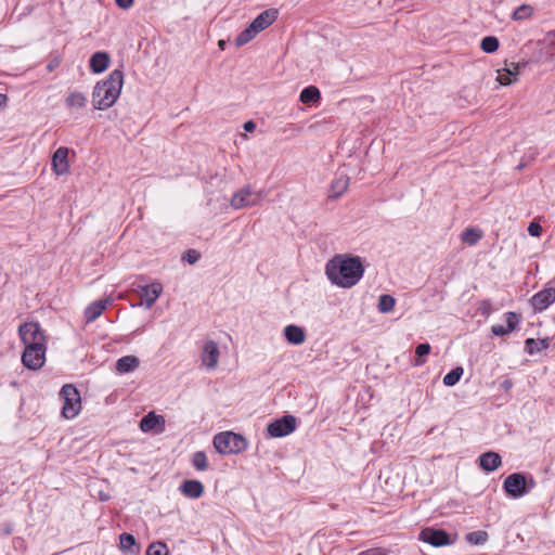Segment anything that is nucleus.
Instances as JSON below:
<instances>
[{"label":"nucleus","mask_w":555,"mask_h":555,"mask_svg":"<svg viewBox=\"0 0 555 555\" xmlns=\"http://www.w3.org/2000/svg\"><path fill=\"white\" fill-rule=\"evenodd\" d=\"M364 267L359 256L338 254L325 266V274L332 284L351 288L361 280Z\"/></svg>","instance_id":"f257e3e1"},{"label":"nucleus","mask_w":555,"mask_h":555,"mask_svg":"<svg viewBox=\"0 0 555 555\" xmlns=\"http://www.w3.org/2000/svg\"><path fill=\"white\" fill-rule=\"evenodd\" d=\"M124 86V73L114 69L106 79L99 81L92 91V104L95 109H106L118 100Z\"/></svg>","instance_id":"f03ea898"},{"label":"nucleus","mask_w":555,"mask_h":555,"mask_svg":"<svg viewBox=\"0 0 555 555\" xmlns=\"http://www.w3.org/2000/svg\"><path fill=\"white\" fill-rule=\"evenodd\" d=\"M279 16L276 9H268L257 15L253 22L235 38V46L243 47L251 41L259 33L272 25Z\"/></svg>","instance_id":"7ed1b4c3"},{"label":"nucleus","mask_w":555,"mask_h":555,"mask_svg":"<svg viewBox=\"0 0 555 555\" xmlns=\"http://www.w3.org/2000/svg\"><path fill=\"white\" fill-rule=\"evenodd\" d=\"M214 447L222 455L238 454L248 448V441L240 434L222 431L214 437Z\"/></svg>","instance_id":"20e7f679"},{"label":"nucleus","mask_w":555,"mask_h":555,"mask_svg":"<svg viewBox=\"0 0 555 555\" xmlns=\"http://www.w3.org/2000/svg\"><path fill=\"white\" fill-rule=\"evenodd\" d=\"M63 399L62 415L67 420L75 418L81 410V397L79 390L72 384H66L60 391Z\"/></svg>","instance_id":"39448f33"},{"label":"nucleus","mask_w":555,"mask_h":555,"mask_svg":"<svg viewBox=\"0 0 555 555\" xmlns=\"http://www.w3.org/2000/svg\"><path fill=\"white\" fill-rule=\"evenodd\" d=\"M534 486L535 481L533 478L530 477L527 479L521 473H513L508 475L503 482L505 492L514 499L524 496L529 490L534 488Z\"/></svg>","instance_id":"423d86ee"},{"label":"nucleus","mask_w":555,"mask_h":555,"mask_svg":"<svg viewBox=\"0 0 555 555\" xmlns=\"http://www.w3.org/2000/svg\"><path fill=\"white\" fill-rule=\"evenodd\" d=\"M264 196V191H255L250 185H245L232 195L230 205L235 210L254 207L257 206Z\"/></svg>","instance_id":"0eeeda50"},{"label":"nucleus","mask_w":555,"mask_h":555,"mask_svg":"<svg viewBox=\"0 0 555 555\" xmlns=\"http://www.w3.org/2000/svg\"><path fill=\"white\" fill-rule=\"evenodd\" d=\"M18 335L24 346L47 345V337L37 322H26L18 327Z\"/></svg>","instance_id":"6e6552de"},{"label":"nucleus","mask_w":555,"mask_h":555,"mask_svg":"<svg viewBox=\"0 0 555 555\" xmlns=\"http://www.w3.org/2000/svg\"><path fill=\"white\" fill-rule=\"evenodd\" d=\"M22 353L23 365L33 371L41 369L46 362L47 345L43 346H24Z\"/></svg>","instance_id":"1a4fd4ad"},{"label":"nucleus","mask_w":555,"mask_h":555,"mask_svg":"<svg viewBox=\"0 0 555 555\" xmlns=\"http://www.w3.org/2000/svg\"><path fill=\"white\" fill-rule=\"evenodd\" d=\"M297 427V420L293 415H284L268 425V434L273 438L291 435Z\"/></svg>","instance_id":"9d476101"},{"label":"nucleus","mask_w":555,"mask_h":555,"mask_svg":"<svg viewBox=\"0 0 555 555\" xmlns=\"http://www.w3.org/2000/svg\"><path fill=\"white\" fill-rule=\"evenodd\" d=\"M420 540L433 546L440 547L452 544L449 534L444 530L426 528L421 531Z\"/></svg>","instance_id":"9b49d317"},{"label":"nucleus","mask_w":555,"mask_h":555,"mask_svg":"<svg viewBox=\"0 0 555 555\" xmlns=\"http://www.w3.org/2000/svg\"><path fill=\"white\" fill-rule=\"evenodd\" d=\"M219 356L218 344L214 340H207L203 346L201 354L202 364L208 370H215L218 366Z\"/></svg>","instance_id":"f8f14e48"},{"label":"nucleus","mask_w":555,"mask_h":555,"mask_svg":"<svg viewBox=\"0 0 555 555\" xmlns=\"http://www.w3.org/2000/svg\"><path fill=\"white\" fill-rule=\"evenodd\" d=\"M521 65L515 62H505V66L498 69L496 80L502 86H508L517 80Z\"/></svg>","instance_id":"ddd939ff"},{"label":"nucleus","mask_w":555,"mask_h":555,"mask_svg":"<svg viewBox=\"0 0 555 555\" xmlns=\"http://www.w3.org/2000/svg\"><path fill=\"white\" fill-rule=\"evenodd\" d=\"M52 170L57 176H64L69 172L68 149L61 146L52 156Z\"/></svg>","instance_id":"4468645a"},{"label":"nucleus","mask_w":555,"mask_h":555,"mask_svg":"<svg viewBox=\"0 0 555 555\" xmlns=\"http://www.w3.org/2000/svg\"><path fill=\"white\" fill-rule=\"evenodd\" d=\"M165 428V418L155 412L147 413L140 422V429L143 433H162Z\"/></svg>","instance_id":"2eb2a0df"},{"label":"nucleus","mask_w":555,"mask_h":555,"mask_svg":"<svg viewBox=\"0 0 555 555\" xmlns=\"http://www.w3.org/2000/svg\"><path fill=\"white\" fill-rule=\"evenodd\" d=\"M113 302L112 297H106L101 300L93 301L85 310V319L87 323L95 321L103 311Z\"/></svg>","instance_id":"dca6fc26"},{"label":"nucleus","mask_w":555,"mask_h":555,"mask_svg":"<svg viewBox=\"0 0 555 555\" xmlns=\"http://www.w3.org/2000/svg\"><path fill=\"white\" fill-rule=\"evenodd\" d=\"M555 301V288H546L538 294H535L531 298V304L534 310L543 311L545 310L551 304Z\"/></svg>","instance_id":"f3484780"},{"label":"nucleus","mask_w":555,"mask_h":555,"mask_svg":"<svg viewBox=\"0 0 555 555\" xmlns=\"http://www.w3.org/2000/svg\"><path fill=\"white\" fill-rule=\"evenodd\" d=\"M506 325L495 324L491 327V332L495 336H504L516 330L520 322L519 317L515 312H507L504 314Z\"/></svg>","instance_id":"a211bd4d"},{"label":"nucleus","mask_w":555,"mask_h":555,"mask_svg":"<svg viewBox=\"0 0 555 555\" xmlns=\"http://www.w3.org/2000/svg\"><path fill=\"white\" fill-rule=\"evenodd\" d=\"M163 293V285L159 282H153L141 287V295L144 298L146 309H150Z\"/></svg>","instance_id":"6ab92c4d"},{"label":"nucleus","mask_w":555,"mask_h":555,"mask_svg":"<svg viewBox=\"0 0 555 555\" xmlns=\"http://www.w3.org/2000/svg\"><path fill=\"white\" fill-rule=\"evenodd\" d=\"M284 337L291 345L299 346L306 341L307 335L301 326L289 324L284 327Z\"/></svg>","instance_id":"aec40b11"},{"label":"nucleus","mask_w":555,"mask_h":555,"mask_svg":"<svg viewBox=\"0 0 555 555\" xmlns=\"http://www.w3.org/2000/svg\"><path fill=\"white\" fill-rule=\"evenodd\" d=\"M109 55L106 52H95L90 59V69L94 74H101L105 72L109 66Z\"/></svg>","instance_id":"412c9836"},{"label":"nucleus","mask_w":555,"mask_h":555,"mask_svg":"<svg viewBox=\"0 0 555 555\" xmlns=\"http://www.w3.org/2000/svg\"><path fill=\"white\" fill-rule=\"evenodd\" d=\"M479 464L483 470L493 472L501 466L502 460L499 453L489 451L479 456Z\"/></svg>","instance_id":"4be33fe9"},{"label":"nucleus","mask_w":555,"mask_h":555,"mask_svg":"<svg viewBox=\"0 0 555 555\" xmlns=\"http://www.w3.org/2000/svg\"><path fill=\"white\" fill-rule=\"evenodd\" d=\"M180 491L190 499H198L204 493V486L198 480H185L180 486Z\"/></svg>","instance_id":"5701e85b"},{"label":"nucleus","mask_w":555,"mask_h":555,"mask_svg":"<svg viewBox=\"0 0 555 555\" xmlns=\"http://www.w3.org/2000/svg\"><path fill=\"white\" fill-rule=\"evenodd\" d=\"M140 365V360L135 356H125L117 360L116 371L119 374L133 372Z\"/></svg>","instance_id":"b1692460"},{"label":"nucleus","mask_w":555,"mask_h":555,"mask_svg":"<svg viewBox=\"0 0 555 555\" xmlns=\"http://www.w3.org/2000/svg\"><path fill=\"white\" fill-rule=\"evenodd\" d=\"M87 96L80 91H72L65 99L66 107L69 109H80L87 104Z\"/></svg>","instance_id":"393cba45"},{"label":"nucleus","mask_w":555,"mask_h":555,"mask_svg":"<svg viewBox=\"0 0 555 555\" xmlns=\"http://www.w3.org/2000/svg\"><path fill=\"white\" fill-rule=\"evenodd\" d=\"M482 237V231L477 228H467L462 234L461 240L473 246L476 245Z\"/></svg>","instance_id":"a878e982"},{"label":"nucleus","mask_w":555,"mask_h":555,"mask_svg":"<svg viewBox=\"0 0 555 555\" xmlns=\"http://www.w3.org/2000/svg\"><path fill=\"white\" fill-rule=\"evenodd\" d=\"M548 346H550L548 338H543V339L528 338L526 340V350L530 354H533L535 352L544 350V349L548 348Z\"/></svg>","instance_id":"bb28decb"},{"label":"nucleus","mask_w":555,"mask_h":555,"mask_svg":"<svg viewBox=\"0 0 555 555\" xmlns=\"http://www.w3.org/2000/svg\"><path fill=\"white\" fill-rule=\"evenodd\" d=\"M396 298L391 295H380L378 297L377 309L380 313H389L395 309Z\"/></svg>","instance_id":"cd10ccee"},{"label":"nucleus","mask_w":555,"mask_h":555,"mask_svg":"<svg viewBox=\"0 0 555 555\" xmlns=\"http://www.w3.org/2000/svg\"><path fill=\"white\" fill-rule=\"evenodd\" d=\"M320 96H321V94H320L319 89L317 87L310 86V87L305 88L300 92L299 99L302 103L308 104L311 102H317L320 99Z\"/></svg>","instance_id":"c85d7f7f"},{"label":"nucleus","mask_w":555,"mask_h":555,"mask_svg":"<svg viewBox=\"0 0 555 555\" xmlns=\"http://www.w3.org/2000/svg\"><path fill=\"white\" fill-rule=\"evenodd\" d=\"M464 373V370L462 366H457L455 369H453L452 371H450L444 377H443V384L448 387H452L454 386L455 384L459 383V380L461 379L462 375Z\"/></svg>","instance_id":"c756f323"},{"label":"nucleus","mask_w":555,"mask_h":555,"mask_svg":"<svg viewBox=\"0 0 555 555\" xmlns=\"http://www.w3.org/2000/svg\"><path fill=\"white\" fill-rule=\"evenodd\" d=\"M119 540H120V547L122 551H127L130 553L139 552L138 547L135 550L133 548L137 545V543H135V539L132 534L122 533L120 535Z\"/></svg>","instance_id":"7c9ffc66"},{"label":"nucleus","mask_w":555,"mask_h":555,"mask_svg":"<svg viewBox=\"0 0 555 555\" xmlns=\"http://www.w3.org/2000/svg\"><path fill=\"white\" fill-rule=\"evenodd\" d=\"M487 540L488 533L482 530L473 531L466 535V541L474 545H482L487 542Z\"/></svg>","instance_id":"2f4dec72"},{"label":"nucleus","mask_w":555,"mask_h":555,"mask_svg":"<svg viewBox=\"0 0 555 555\" xmlns=\"http://www.w3.org/2000/svg\"><path fill=\"white\" fill-rule=\"evenodd\" d=\"M533 14V8L528 4L518 7L512 14L514 21H524L529 18Z\"/></svg>","instance_id":"473e14b6"},{"label":"nucleus","mask_w":555,"mask_h":555,"mask_svg":"<svg viewBox=\"0 0 555 555\" xmlns=\"http://www.w3.org/2000/svg\"><path fill=\"white\" fill-rule=\"evenodd\" d=\"M480 48L486 53H493L499 49V40L494 36L485 37L480 42Z\"/></svg>","instance_id":"72a5a7b5"},{"label":"nucleus","mask_w":555,"mask_h":555,"mask_svg":"<svg viewBox=\"0 0 555 555\" xmlns=\"http://www.w3.org/2000/svg\"><path fill=\"white\" fill-rule=\"evenodd\" d=\"M349 185V179L347 177H339L332 183V191L335 196L343 195Z\"/></svg>","instance_id":"f704fd0d"},{"label":"nucleus","mask_w":555,"mask_h":555,"mask_svg":"<svg viewBox=\"0 0 555 555\" xmlns=\"http://www.w3.org/2000/svg\"><path fill=\"white\" fill-rule=\"evenodd\" d=\"M192 463L197 470L203 472L208 467L207 456L203 451H197L193 454Z\"/></svg>","instance_id":"c9c22d12"},{"label":"nucleus","mask_w":555,"mask_h":555,"mask_svg":"<svg viewBox=\"0 0 555 555\" xmlns=\"http://www.w3.org/2000/svg\"><path fill=\"white\" fill-rule=\"evenodd\" d=\"M430 345L425 343V344H420L416 349H415V354H416V359H415V362H414V365L415 366H420V365H423L425 363V360L423 359L424 356H427L429 352H430Z\"/></svg>","instance_id":"e433bc0d"},{"label":"nucleus","mask_w":555,"mask_h":555,"mask_svg":"<svg viewBox=\"0 0 555 555\" xmlns=\"http://www.w3.org/2000/svg\"><path fill=\"white\" fill-rule=\"evenodd\" d=\"M168 547L163 542H154L146 550V555H168Z\"/></svg>","instance_id":"4c0bfd02"},{"label":"nucleus","mask_w":555,"mask_h":555,"mask_svg":"<svg viewBox=\"0 0 555 555\" xmlns=\"http://www.w3.org/2000/svg\"><path fill=\"white\" fill-rule=\"evenodd\" d=\"M388 551L383 547H373L365 551L360 552L358 555H387Z\"/></svg>","instance_id":"58836bf2"},{"label":"nucleus","mask_w":555,"mask_h":555,"mask_svg":"<svg viewBox=\"0 0 555 555\" xmlns=\"http://www.w3.org/2000/svg\"><path fill=\"white\" fill-rule=\"evenodd\" d=\"M199 259V254L196 250H189L184 254L183 260L188 261L189 263L193 264Z\"/></svg>","instance_id":"ea45409f"},{"label":"nucleus","mask_w":555,"mask_h":555,"mask_svg":"<svg viewBox=\"0 0 555 555\" xmlns=\"http://www.w3.org/2000/svg\"><path fill=\"white\" fill-rule=\"evenodd\" d=\"M528 232L532 236H540L542 227L537 222H531L528 227Z\"/></svg>","instance_id":"a19ab883"},{"label":"nucleus","mask_w":555,"mask_h":555,"mask_svg":"<svg viewBox=\"0 0 555 555\" xmlns=\"http://www.w3.org/2000/svg\"><path fill=\"white\" fill-rule=\"evenodd\" d=\"M116 4L124 10L129 9L133 4V0H115Z\"/></svg>","instance_id":"79ce46f5"},{"label":"nucleus","mask_w":555,"mask_h":555,"mask_svg":"<svg viewBox=\"0 0 555 555\" xmlns=\"http://www.w3.org/2000/svg\"><path fill=\"white\" fill-rule=\"evenodd\" d=\"M491 309V304L488 300L482 301L481 304V310L483 314H489Z\"/></svg>","instance_id":"37998d69"},{"label":"nucleus","mask_w":555,"mask_h":555,"mask_svg":"<svg viewBox=\"0 0 555 555\" xmlns=\"http://www.w3.org/2000/svg\"><path fill=\"white\" fill-rule=\"evenodd\" d=\"M245 131L251 132L256 129V124L253 120H248L244 124Z\"/></svg>","instance_id":"c03bdc74"},{"label":"nucleus","mask_w":555,"mask_h":555,"mask_svg":"<svg viewBox=\"0 0 555 555\" xmlns=\"http://www.w3.org/2000/svg\"><path fill=\"white\" fill-rule=\"evenodd\" d=\"M501 387L508 391L513 387V382L511 379H505L502 382Z\"/></svg>","instance_id":"a18cd8bd"},{"label":"nucleus","mask_w":555,"mask_h":555,"mask_svg":"<svg viewBox=\"0 0 555 555\" xmlns=\"http://www.w3.org/2000/svg\"><path fill=\"white\" fill-rule=\"evenodd\" d=\"M7 100H8L7 95H5V94L0 93V107H2V106H4V105H5Z\"/></svg>","instance_id":"49530a36"},{"label":"nucleus","mask_w":555,"mask_h":555,"mask_svg":"<svg viewBox=\"0 0 555 555\" xmlns=\"http://www.w3.org/2000/svg\"><path fill=\"white\" fill-rule=\"evenodd\" d=\"M218 46H219L220 49H224L225 41L224 40H219Z\"/></svg>","instance_id":"de8ad7c7"},{"label":"nucleus","mask_w":555,"mask_h":555,"mask_svg":"<svg viewBox=\"0 0 555 555\" xmlns=\"http://www.w3.org/2000/svg\"><path fill=\"white\" fill-rule=\"evenodd\" d=\"M547 38H553L555 40V30L547 34Z\"/></svg>","instance_id":"09e8293b"}]
</instances>
